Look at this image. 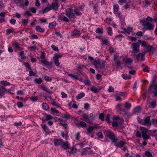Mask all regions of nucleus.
I'll list each match as a JSON object with an SVG mask.
<instances>
[{"label": "nucleus", "mask_w": 157, "mask_h": 157, "mask_svg": "<svg viewBox=\"0 0 157 157\" xmlns=\"http://www.w3.org/2000/svg\"><path fill=\"white\" fill-rule=\"evenodd\" d=\"M56 23L55 22H53L49 23V27L50 28L52 29L56 26Z\"/></svg>", "instance_id": "36"}, {"label": "nucleus", "mask_w": 157, "mask_h": 157, "mask_svg": "<svg viewBox=\"0 0 157 157\" xmlns=\"http://www.w3.org/2000/svg\"><path fill=\"white\" fill-rule=\"evenodd\" d=\"M74 11L76 15L77 16H81L82 15V13L78 11L77 8L75 9Z\"/></svg>", "instance_id": "39"}, {"label": "nucleus", "mask_w": 157, "mask_h": 157, "mask_svg": "<svg viewBox=\"0 0 157 157\" xmlns=\"http://www.w3.org/2000/svg\"><path fill=\"white\" fill-rule=\"evenodd\" d=\"M107 32L108 34L109 35H112V31L111 27H109L108 28Z\"/></svg>", "instance_id": "57"}, {"label": "nucleus", "mask_w": 157, "mask_h": 157, "mask_svg": "<svg viewBox=\"0 0 157 157\" xmlns=\"http://www.w3.org/2000/svg\"><path fill=\"white\" fill-rule=\"evenodd\" d=\"M24 65L26 67H27L29 70H31V68L30 66L29 65L28 63L27 62H25L24 63Z\"/></svg>", "instance_id": "54"}, {"label": "nucleus", "mask_w": 157, "mask_h": 157, "mask_svg": "<svg viewBox=\"0 0 157 157\" xmlns=\"http://www.w3.org/2000/svg\"><path fill=\"white\" fill-rule=\"evenodd\" d=\"M82 33V32L78 29H75L72 32V36H79Z\"/></svg>", "instance_id": "12"}, {"label": "nucleus", "mask_w": 157, "mask_h": 157, "mask_svg": "<svg viewBox=\"0 0 157 157\" xmlns=\"http://www.w3.org/2000/svg\"><path fill=\"white\" fill-rule=\"evenodd\" d=\"M96 128H98V127L97 126H90L87 129L88 133H90L94 129Z\"/></svg>", "instance_id": "26"}, {"label": "nucleus", "mask_w": 157, "mask_h": 157, "mask_svg": "<svg viewBox=\"0 0 157 157\" xmlns=\"http://www.w3.org/2000/svg\"><path fill=\"white\" fill-rule=\"evenodd\" d=\"M145 155L147 157H153L152 154L148 151H147L145 153Z\"/></svg>", "instance_id": "51"}, {"label": "nucleus", "mask_w": 157, "mask_h": 157, "mask_svg": "<svg viewBox=\"0 0 157 157\" xmlns=\"http://www.w3.org/2000/svg\"><path fill=\"white\" fill-rule=\"evenodd\" d=\"M13 44L15 48L18 49L19 51L22 50L23 49V48L20 46V44L17 42L14 43Z\"/></svg>", "instance_id": "29"}, {"label": "nucleus", "mask_w": 157, "mask_h": 157, "mask_svg": "<svg viewBox=\"0 0 157 157\" xmlns=\"http://www.w3.org/2000/svg\"><path fill=\"white\" fill-rule=\"evenodd\" d=\"M113 60H114V63L116 65V67L118 66V57L117 55L115 54L114 55V57H113Z\"/></svg>", "instance_id": "30"}, {"label": "nucleus", "mask_w": 157, "mask_h": 157, "mask_svg": "<svg viewBox=\"0 0 157 157\" xmlns=\"http://www.w3.org/2000/svg\"><path fill=\"white\" fill-rule=\"evenodd\" d=\"M63 141V140L61 139H55L54 140V143L56 146H58L61 145Z\"/></svg>", "instance_id": "13"}, {"label": "nucleus", "mask_w": 157, "mask_h": 157, "mask_svg": "<svg viewBox=\"0 0 157 157\" xmlns=\"http://www.w3.org/2000/svg\"><path fill=\"white\" fill-rule=\"evenodd\" d=\"M140 45L138 43H133L131 45V47L132 48V53L133 56H136L135 53H137L139 51Z\"/></svg>", "instance_id": "5"}, {"label": "nucleus", "mask_w": 157, "mask_h": 157, "mask_svg": "<svg viewBox=\"0 0 157 157\" xmlns=\"http://www.w3.org/2000/svg\"><path fill=\"white\" fill-rule=\"evenodd\" d=\"M69 144L68 141L62 142L61 146V147L63 149L66 150L69 149Z\"/></svg>", "instance_id": "14"}, {"label": "nucleus", "mask_w": 157, "mask_h": 157, "mask_svg": "<svg viewBox=\"0 0 157 157\" xmlns=\"http://www.w3.org/2000/svg\"><path fill=\"white\" fill-rule=\"evenodd\" d=\"M83 82L85 85L89 86L91 85L90 82L88 78H87L86 80L84 81Z\"/></svg>", "instance_id": "50"}, {"label": "nucleus", "mask_w": 157, "mask_h": 157, "mask_svg": "<svg viewBox=\"0 0 157 157\" xmlns=\"http://www.w3.org/2000/svg\"><path fill=\"white\" fill-rule=\"evenodd\" d=\"M145 53L146 52H144L139 53L136 55V57L137 58V59L138 60H144L145 59L144 58V56L145 55Z\"/></svg>", "instance_id": "16"}, {"label": "nucleus", "mask_w": 157, "mask_h": 157, "mask_svg": "<svg viewBox=\"0 0 157 157\" xmlns=\"http://www.w3.org/2000/svg\"><path fill=\"white\" fill-rule=\"evenodd\" d=\"M136 136L137 137H141V133L139 130H137V131L136 132Z\"/></svg>", "instance_id": "62"}, {"label": "nucleus", "mask_w": 157, "mask_h": 157, "mask_svg": "<svg viewBox=\"0 0 157 157\" xmlns=\"http://www.w3.org/2000/svg\"><path fill=\"white\" fill-rule=\"evenodd\" d=\"M34 81L35 83L40 84L42 83V80L41 78H35L34 79Z\"/></svg>", "instance_id": "28"}, {"label": "nucleus", "mask_w": 157, "mask_h": 157, "mask_svg": "<svg viewBox=\"0 0 157 157\" xmlns=\"http://www.w3.org/2000/svg\"><path fill=\"white\" fill-rule=\"evenodd\" d=\"M79 125L83 127H86V124L83 121H81L79 123Z\"/></svg>", "instance_id": "64"}, {"label": "nucleus", "mask_w": 157, "mask_h": 157, "mask_svg": "<svg viewBox=\"0 0 157 157\" xmlns=\"http://www.w3.org/2000/svg\"><path fill=\"white\" fill-rule=\"evenodd\" d=\"M101 89H97L94 86H92L90 89V90L94 93H98Z\"/></svg>", "instance_id": "27"}, {"label": "nucleus", "mask_w": 157, "mask_h": 157, "mask_svg": "<svg viewBox=\"0 0 157 157\" xmlns=\"http://www.w3.org/2000/svg\"><path fill=\"white\" fill-rule=\"evenodd\" d=\"M68 75L74 79H78V77L76 75H75L71 74H69Z\"/></svg>", "instance_id": "49"}, {"label": "nucleus", "mask_w": 157, "mask_h": 157, "mask_svg": "<svg viewBox=\"0 0 157 157\" xmlns=\"http://www.w3.org/2000/svg\"><path fill=\"white\" fill-rule=\"evenodd\" d=\"M51 10V8L50 7H46L44 9H43L42 10V12H43V13L44 14V13H45L50 10Z\"/></svg>", "instance_id": "42"}, {"label": "nucleus", "mask_w": 157, "mask_h": 157, "mask_svg": "<svg viewBox=\"0 0 157 157\" xmlns=\"http://www.w3.org/2000/svg\"><path fill=\"white\" fill-rule=\"evenodd\" d=\"M13 29L12 28L11 29H8L6 30V34L7 35H9L10 33L13 32Z\"/></svg>", "instance_id": "40"}, {"label": "nucleus", "mask_w": 157, "mask_h": 157, "mask_svg": "<svg viewBox=\"0 0 157 157\" xmlns=\"http://www.w3.org/2000/svg\"><path fill=\"white\" fill-rule=\"evenodd\" d=\"M140 130L141 131L142 136L143 139L147 140L149 138V135L148 134V132L150 130L146 128L140 127Z\"/></svg>", "instance_id": "4"}, {"label": "nucleus", "mask_w": 157, "mask_h": 157, "mask_svg": "<svg viewBox=\"0 0 157 157\" xmlns=\"http://www.w3.org/2000/svg\"><path fill=\"white\" fill-rule=\"evenodd\" d=\"M149 137L150 136L155 137L156 140H157V130H150L148 132Z\"/></svg>", "instance_id": "11"}, {"label": "nucleus", "mask_w": 157, "mask_h": 157, "mask_svg": "<svg viewBox=\"0 0 157 157\" xmlns=\"http://www.w3.org/2000/svg\"><path fill=\"white\" fill-rule=\"evenodd\" d=\"M24 1L23 0H14V3L18 6H24Z\"/></svg>", "instance_id": "18"}, {"label": "nucleus", "mask_w": 157, "mask_h": 157, "mask_svg": "<svg viewBox=\"0 0 157 157\" xmlns=\"http://www.w3.org/2000/svg\"><path fill=\"white\" fill-rule=\"evenodd\" d=\"M118 111L119 112L120 114L121 115L122 117H123L125 118H128V112L125 109L124 104L123 103L118 104Z\"/></svg>", "instance_id": "3"}, {"label": "nucleus", "mask_w": 157, "mask_h": 157, "mask_svg": "<svg viewBox=\"0 0 157 157\" xmlns=\"http://www.w3.org/2000/svg\"><path fill=\"white\" fill-rule=\"evenodd\" d=\"M134 110L135 113H139L141 111V107L138 106L134 109Z\"/></svg>", "instance_id": "34"}, {"label": "nucleus", "mask_w": 157, "mask_h": 157, "mask_svg": "<svg viewBox=\"0 0 157 157\" xmlns=\"http://www.w3.org/2000/svg\"><path fill=\"white\" fill-rule=\"evenodd\" d=\"M51 113H59V111L58 110L56 109L55 108H51Z\"/></svg>", "instance_id": "55"}, {"label": "nucleus", "mask_w": 157, "mask_h": 157, "mask_svg": "<svg viewBox=\"0 0 157 157\" xmlns=\"http://www.w3.org/2000/svg\"><path fill=\"white\" fill-rule=\"evenodd\" d=\"M104 114L103 113L99 114V118L100 119L101 121H104Z\"/></svg>", "instance_id": "52"}, {"label": "nucleus", "mask_w": 157, "mask_h": 157, "mask_svg": "<svg viewBox=\"0 0 157 157\" xmlns=\"http://www.w3.org/2000/svg\"><path fill=\"white\" fill-rule=\"evenodd\" d=\"M103 44H105L106 45H108L109 44V43H108V40L107 39H105L102 41Z\"/></svg>", "instance_id": "63"}, {"label": "nucleus", "mask_w": 157, "mask_h": 157, "mask_svg": "<svg viewBox=\"0 0 157 157\" xmlns=\"http://www.w3.org/2000/svg\"><path fill=\"white\" fill-rule=\"evenodd\" d=\"M151 116H148L146 117L144 119V124L147 125V124H149V125H151V121H150V118Z\"/></svg>", "instance_id": "24"}, {"label": "nucleus", "mask_w": 157, "mask_h": 157, "mask_svg": "<svg viewBox=\"0 0 157 157\" xmlns=\"http://www.w3.org/2000/svg\"><path fill=\"white\" fill-rule=\"evenodd\" d=\"M6 13L3 11L0 13V23L5 21Z\"/></svg>", "instance_id": "17"}, {"label": "nucleus", "mask_w": 157, "mask_h": 157, "mask_svg": "<svg viewBox=\"0 0 157 157\" xmlns=\"http://www.w3.org/2000/svg\"><path fill=\"white\" fill-rule=\"evenodd\" d=\"M110 116L111 115L109 114L107 115L106 117L105 118L106 121L107 122V123H110L111 122L110 121Z\"/></svg>", "instance_id": "47"}, {"label": "nucleus", "mask_w": 157, "mask_h": 157, "mask_svg": "<svg viewBox=\"0 0 157 157\" xmlns=\"http://www.w3.org/2000/svg\"><path fill=\"white\" fill-rule=\"evenodd\" d=\"M2 84L4 86H6L10 85V84L9 82L6 81H2L1 82Z\"/></svg>", "instance_id": "43"}, {"label": "nucleus", "mask_w": 157, "mask_h": 157, "mask_svg": "<svg viewBox=\"0 0 157 157\" xmlns=\"http://www.w3.org/2000/svg\"><path fill=\"white\" fill-rule=\"evenodd\" d=\"M125 105V108H126V110H128L129 109V108L131 107V104L128 103L127 102H126L125 103V104H124Z\"/></svg>", "instance_id": "33"}, {"label": "nucleus", "mask_w": 157, "mask_h": 157, "mask_svg": "<svg viewBox=\"0 0 157 157\" xmlns=\"http://www.w3.org/2000/svg\"><path fill=\"white\" fill-rule=\"evenodd\" d=\"M41 63L44 65H48L50 67H51L52 66V63H50L45 59L42 60L41 61Z\"/></svg>", "instance_id": "22"}, {"label": "nucleus", "mask_w": 157, "mask_h": 157, "mask_svg": "<svg viewBox=\"0 0 157 157\" xmlns=\"http://www.w3.org/2000/svg\"><path fill=\"white\" fill-rule=\"evenodd\" d=\"M121 77L124 79H130L131 78V76L130 75L128 76L126 74H122Z\"/></svg>", "instance_id": "31"}, {"label": "nucleus", "mask_w": 157, "mask_h": 157, "mask_svg": "<svg viewBox=\"0 0 157 157\" xmlns=\"http://www.w3.org/2000/svg\"><path fill=\"white\" fill-rule=\"evenodd\" d=\"M100 60L99 59L97 60H95L94 62V65L95 67L97 68L100 64Z\"/></svg>", "instance_id": "46"}, {"label": "nucleus", "mask_w": 157, "mask_h": 157, "mask_svg": "<svg viewBox=\"0 0 157 157\" xmlns=\"http://www.w3.org/2000/svg\"><path fill=\"white\" fill-rule=\"evenodd\" d=\"M152 46L148 45L146 51L145 52H146V53L151 52L152 50Z\"/></svg>", "instance_id": "44"}, {"label": "nucleus", "mask_w": 157, "mask_h": 157, "mask_svg": "<svg viewBox=\"0 0 157 157\" xmlns=\"http://www.w3.org/2000/svg\"><path fill=\"white\" fill-rule=\"evenodd\" d=\"M7 91V90L3 86H0V98L3 97L5 98L4 95L5 92Z\"/></svg>", "instance_id": "15"}, {"label": "nucleus", "mask_w": 157, "mask_h": 157, "mask_svg": "<svg viewBox=\"0 0 157 157\" xmlns=\"http://www.w3.org/2000/svg\"><path fill=\"white\" fill-rule=\"evenodd\" d=\"M42 105L43 108L45 110H47L49 109V106L48 104L46 103H43Z\"/></svg>", "instance_id": "35"}, {"label": "nucleus", "mask_w": 157, "mask_h": 157, "mask_svg": "<svg viewBox=\"0 0 157 157\" xmlns=\"http://www.w3.org/2000/svg\"><path fill=\"white\" fill-rule=\"evenodd\" d=\"M58 3L54 2L52 4V5L50 7L51 8V10L53 9L54 10H56L58 9Z\"/></svg>", "instance_id": "23"}, {"label": "nucleus", "mask_w": 157, "mask_h": 157, "mask_svg": "<svg viewBox=\"0 0 157 157\" xmlns=\"http://www.w3.org/2000/svg\"><path fill=\"white\" fill-rule=\"evenodd\" d=\"M120 60H118V68H120L122 69V67H120L121 63H126L128 65L131 64L132 63L133 60L129 58H126V56H123L120 57Z\"/></svg>", "instance_id": "2"}, {"label": "nucleus", "mask_w": 157, "mask_h": 157, "mask_svg": "<svg viewBox=\"0 0 157 157\" xmlns=\"http://www.w3.org/2000/svg\"><path fill=\"white\" fill-rule=\"evenodd\" d=\"M118 129H122L124 128V121L123 119L121 118L118 116Z\"/></svg>", "instance_id": "10"}, {"label": "nucleus", "mask_w": 157, "mask_h": 157, "mask_svg": "<svg viewBox=\"0 0 157 157\" xmlns=\"http://www.w3.org/2000/svg\"><path fill=\"white\" fill-rule=\"evenodd\" d=\"M151 124H153L155 126L157 127V119H152L151 120Z\"/></svg>", "instance_id": "45"}, {"label": "nucleus", "mask_w": 157, "mask_h": 157, "mask_svg": "<svg viewBox=\"0 0 157 157\" xmlns=\"http://www.w3.org/2000/svg\"><path fill=\"white\" fill-rule=\"evenodd\" d=\"M149 103L150 104V105L148 106L150 108L152 107L154 108L156 106V100L155 99H153L151 102H149Z\"/></svg>", "instance_id": "19"}, {"label": "nucleus", "mask_w": 157, "mask_h": 157, "mask_svg": "<svg viewBox=\"0 0 157 157\" xmlns=\"http://www.w3.org/2000/svg\"><path fill=\"white\" fill-rule=\"evenodd\" d=\"M106 136L112 140V142L113 143H115L117 141L118 139L115 138V136L114 133L111 131H108Z\"/></svg>", "instance_id": "6"}, {"label": "nucleus", "mask_w": 157, "mask_h": 157, "mask_svg": "<svg viewBox=\"0 0 157 157\" xmlns=\"http://www.w3.org/2000/svg\"><path fill=\"white\" fill-rule=\"evenodd\" d=\"M85 67V66L83 65H78L77 67V71H78L79 70V69H83V68H84Z\"/></svg>", "instance_id": "53"}, {"label": "nucleus", "mask_w": 157, "mask_h": 157, "mask_svg": "<svg viewBox=\"0 0 157 157\" xmlns=\"http://www.w3.org/2000/svg\"><path fill=\"white\" fill-rule=\"evenodd\" d=\"M40 86L43 90L46 91L47 93L50 94L53 93L52 91L47 89V88L45 85H40Z\"/></svg>", "instance_id": "20"}, {"label": "nucleus", "mask_w": 157, "mask_h": 157, "mask_svg": "<svg viewBox=\"0 0 157 157\" xmlns=\"http://www.w3.org/2000/svg\"><path fill=\"white\" fill-rule=\"evenodd\" d=\"M89 121L90 122L94 120V117L93 114L92 113H91L89 115Z\"/></svg>", "instance_id": "37"}, {"label": "nucleus", "mask_w": 157, "mask_h": 157, "mask_svg": "<svg viewBox=\"0 0 157 157\" xmlns=\"http://www.w3.org/2000/svg\"><path fill=\"white\" fill-rule=\"evenodd\" d=\"M126 142L123 141H121L118 142V147H121L124 146L125 144H126Z\"/></svg>", "instance_id": "41"}, {"label": "nucleus", "mask_w": 157, "mask_h": 157, "mask_svg": "<svg viewBox=\"0 0 157 157\" xmlns=\"http://www.w3.org/2000/svg\"><path fill=\"white\" fill-rule=\"evenodd\" d=\"M85 95V94L83 92H82L79 94H78L76 96V98L78 99H81L82 97H84Z\"/></svg>", "instance_id": "32"}, {"label": "nucleus", "mask_w": 157, "mask_h": 157, "mask_svg": "<svg viewBox=\"0 0 157 157\" xmlns=\"http://www.w3.org/2000/svg\"><path fill=\"white\" fill-rule=\"evenodd\" d=\"M51 104L52 105H53L59 107V105L56 102L54 101H53L51 102Z\"/></svg>", "instance_id": "60"}, {"label": "nucleus", "mask_w": 157, "mask_h": 157, "mask_svg": "<svg viewBox=\"0 0 157 157\" xmlns=\"http://www.w3.org/2000/svg\"><path fill=\"white\" fill-rule=\"evenodd\" d=\"M118 18L120 20V25L121 29H124L128 34H129L132 32V29L131 27H128L127 29L124 28V26L125 25L124 17L121 15V13H118Z\"/></svg>", "instance_id": "1"}, {"label": "nucleus", "mask_w": 157, "mask_h": 157, "mask_svg": "<svg viewBox=\"0 0 157 157\" xmlns=\"http://www.w3.org/2000/svg\"><path fill=\"white\" fill-rule=\"evenodd\" d=\"M89 107L90 105L89 104H88V103H86L84 104V108L86 110H88Z\"/></svg>", "instance_id": "61"}, {"label": "nucleus", "mask_w": 157, "mask_h": 157, "mask_svg": "<svg viewBox=\"0 0 157 157\" xmlns=\"http://www.w3.org/2000/svg\"><path fill=\"white\" fill-rule=\"evenodd\" d=\"M90 149V147H86L83 149L81 152V155H83L85 154H86L87 152H90V151H89Z\"/></svg>", "instance_id": "21"}, {"label": "nucleus", "mask_w": 157, "mask_h": 157, "mask_svg": "<svg viewBox=\"0 0 157 157\" xmlns=\"http://www.w3.org/2000/svg\"><path fill=\"white\" fill-rule=\"evenodd\" d=\"M35 29L37 32L41 33H43L45 30L44 28H41L40 26L39 25H37L36 26Z\"/></svg>", "instance_id": "25"}, {"label": "nucleus", "mask_w": 157, "mask_h": 157, "mask_svg": "<svg viewBox=\"0 0 157 157\" xmlns=\"http://www.w3.org/2000/svg\"><path fill=\"white\" fill-rule=\"evenodd\" d=\"M146 20L147 21V22H151L152 21H153V19L152 17L149 16H148L147 18L146 19Z\"/></svg>", "instance_id": "59"}, {"label": "nucleus", "mask_w": 157, "mask_h": 157, "mask_svg": "<svg viewBox=\"0 0 157 157\" xmlns=\"http://www.w3.org/2000/svg\"><path fill=\"white\" fill-rule=\"evenodd\" d=\"M103 30L102 28H97L96 30V32L97 33L102 34L103 33Z\"/></svg>", "instance_id": "48"}, {"label": "nucleus", "mask_w": 157, "mask_h": 157, "mask_svg": "<svg viewBox=\"0 0 157 157\" xmlns=\"http://www.w3.org/2000/svg\"><path fill=\"white\" fill-rule=\"evenodd\" d=\"M155 82L151 81L149 84L148 88V91L149 93H151L152 88L154 87V90H157V84H155Z\"/></svg>", "instance_id": "8"}, {"label": "nucleus", "mask_w": 157, "mask_h": 157, "mask_svg": "<svg viewBox=\"0 0 157 157\" xmlns=\"http://www.w3.org/2000/svg\"><path fill=\"white\" fill-rule=\"evenodd\" d=\"M24 51H21L18 53L19 55L21 56V58L22 59H26V56L24 55Z\"/></svg>", "instance_id": "38"}, {"label": "nucleus", "mask_w": 157, "mask_h": 157, "mask_svg": "<svg viewBox=\"0 0 157 157\" xmlns=\"http://www.w3.org/2000/svg\"><path fill=\"white\" fill-rule=\"evenodd\" d=\"M154 25L150 23L149 22H147L145 24V26L144 27V28L143 29L145 31L146 30H152L153 29Z\"/></svg>", "instance_id": "9"}, {"label": "nucleus", "mask_w": 157, "mask_h": 157, "mask_svg": "<svg viewBox=\"0 0 157 157\" xmlns=\"http://www.w3.org/2000/svg\"><path fill=\"white\" fill-rule=\"evenodd\" d=\"M44 79L47 82H51L52 80V78L50 77L49 76H45L44 77Z\"/></svg>", "instance_id": "56"}, {"label": "nucleus", "mask_w": 157, "mask_h": 157, "mask_svg": "<svg viewBox=\"0 0 157 157\" xmlns=\"http://www.w3.org/2000/svg\"><path fill=\"white\" fill-rule=\"evenodd\" d=\"M93 8L94 10V13L96 14L98 12V10L97 9V7L98 6L97 5H96L95 4H93Z\"/></svg>", "instance_id": "58"}, {"label": "nucleus", "mask_w": 157, "mask_h": 157, "mask_svg": "<svg viewBox=\"0 0 157 157\" xmlns=\"http://www.w3.org/2000/svg\"><path fill=\"white\" fill-rule=\"evenodd\" d=\"M66 15L69 18H76L75 14L72 12V10L70 8L66 10Z\"/></svg>", "instance_id": "7"}]
</instances>
